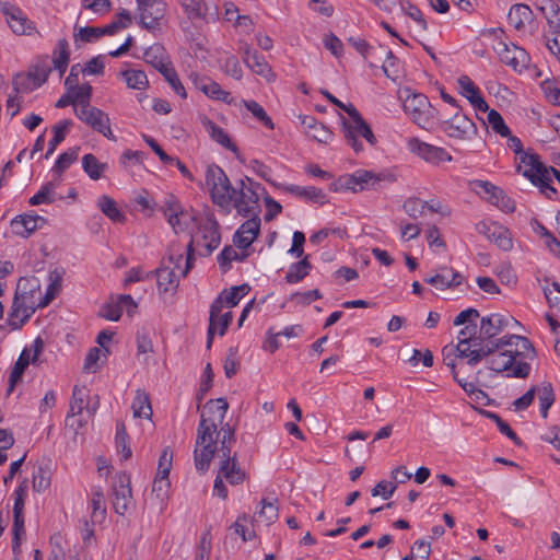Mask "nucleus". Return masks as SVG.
<instances>
[{"label":"nucleus","mask_w":560,"mask_h":560,"mask_svg":"<svg viewBox=\"0 0 560 560\" xmlns=\"http://www.w3.org/2000/svg\"><path fill=\"white\" fill-rule=\"evenodd\" d=\"M510 322L517 323L513 317L491 314L481 318L479 327L467 325L460 329L456 345L459 355L467 358L469 365H476L487 358L489 368L494 372L510 370L513 377H527L530 365L518 359L535 358L532 342L520 335H504L493 340Z\"/></svg>","instance_id":"obj_1"},{"label":"nucleus","mask_w":560,"mask_h":560,"mask_svg":"<svg viewBox=\"0 0 560 560\" xmlns=\"http://www.w3.org/2000/svg\"><path fill=\"white\" fill-rule=\"evenodd\" d=\"M229 409L224 398L211 399L202 408L194 451L197 470H208L217 450L218 425L222 424Z\"/></svg>","instance_id":"obj_2"},{"label":"nucleus","mask_w":560,"mask_h":560,"mask_svg":"<svg viewBox=\"0 0 560 560\" xmlns=\"http://www.w3.org/2000/svg\"><path fill=\"white\" fill-rule=\"evenodd\" d=\"M59 284L52 282L43 295L39 280L35 277L21 278L9 313L10 325L18 329L27 322L38 307L47 306L56 296Z\"/></svg>","instance_id":"obj_3"},{"label":"nucleus","mask_w":560,"mask_h":560,"mask_svg":"<svg viewBox=\"0 0 560 560\" xmlns=\"http://www.w3.org/2000/svg\"><path fill=\"white\" fill-rule=\"evenodd\" d=\"M191 268V257H185L182 252L171 253L155 270L156 284L160 293H173L178 288L180 278Z\"/></svg>","instance_id":"obj_4"},{"label":"nucleus","mask_w":560,"mask_h":560,"mask_svg":"<svg viewBox=\"0 0 560 560\" xmlns=\"http://www.w3.org/2000/svg\"><path fill=\"white\" fill-rule=\"evenodd\" d=\"M205 182L213 203L230 212L233 186L224 171L218 165H209L206 170Z\"/></svg>","instance_id":"obj_5"},{"label":"nucleus","mask_w":560,"mask_h":560,"mask_svg":"<svg viewBox=\"0 0 560 560\" xmlns=\"http://www.w3.org/2000/svg\"><path fill=\"white\" fill-rule=\"evenodd\" d=\"M348 119H342V130L347 143L358 153L363 150V144L360 138L365 139L370 144H375L376 139L369 127L363 120L360 113L353 105L347 107Z\"/></svg>","instance_id":"obj_6"},{"label":"nucleus","mask_w":560,"mask_h":560,"mask_svg":"<svg viewBox=\"0 0 560 560\" xmlns=\"http://www.w3.org/2000/svg\"><path fill=\"white\" fill-rule=\"evenodd\" d=\"M402 107L408 117L422 129L429 130L438 121V109L421 93L407 95Z\"/></svg>","instance_id":"obj_7"},{"label":"nucleus","mask_w":560,"mask_h":560,"mask_svg":"<svg viewBox=\"0 0 560 560\" xmlns=\"http://www.w3.org/2000/svg\"><path fill=\"white\" fill-rule=\"evenodd\" d=\"M260 185L250 178L241 179L231 194V209L234 208L242 215H255L259 208L258 189Z\"/></svg>","instance_id":"obj_8"},{"label":"nucleus","mask_w":560,"mask_h":560,"mask_svg":"<svg viewBox=\"0 0 560 560\" xmlns=\"http://www.w3.org/2000/svg\"><path fill=\"white\" fill-rule=\"evenodd\" d=\"M220 240L217 221L211 218H203L198 223V230L191 234L187 245V254L191 256L190 252L196 249L200 255L207 256L219 246Z\"/></svg>","instance_id":"obj_9"},{"label":"nucleus","mask_w":560,"mask_h":560,"mask_svg":"<svg viewBox=\"0 0 560 560\" xmlns=\"http://www.w3.org/2000/svg\"><path fill=\"white\" fill-rule=\"evenodd\" d=\"M503 34L504 32L501 28H491L486 32V35L497 39V43L493 44V49L500 60L512 67L515 71L521 72L527 68L529 56L522 47L502 40Z\"/></svg>","instance_id":"obj_10"},{"label":"nucleus","mask_w":560,"mask_h":560,"mask_svg":"<svg viewBox=\"0 0 560 560\" xmlns=\"http://www.w3.org/2000/svg\"><path fill=\"white\" fill-rule=\"evenodd\" d=\"M514 165L516 172L534 186L542 183V179L550 180L551 172H553V167L545 165L532 149H527L526 153H522L520 156H514Z\"/></svg>","instance_id":"obj_11"},{"label":"nucleus","mask_w":560,"mask_h":560,"mask_svg":"<svg viewBox=\"0 0 560 560\" xmlns=\"http://www.w3.org/2000/svg\"><path fill=\"white\" fill-rule=\"evenodd\" d=\"M221 451L224 459L221 462L218 476L225 479L231 485H240L245 479V472L240 468L235 456H231V443L233 442L234 432L229 425L222 428Z\"/></svg>","instance_id":"obj_12"},{"label":"nucleus","mask_w":560,"mask_h":560,"mask_svg":"<svg viewBox=\"0 0 560 560\" xmlns=\"http://www.w3.org/2000/svg\"><path fill=\"white\" fill-rule=\"evenodd\" d=\"M435 125H438L448 138L455 140H471L477 135L476 124L458 108L451 118L441 119L438 116Z\"/></svg>","instance_id":"obj_13"},{"label":"nucleus","mask_w":560,"mask_h":560,"mask_svg":"<svg viewBox=\"0 0 560 560\" xmlns=\"http://www.w3.org/2000/svg\"><path fill=\"white\" fill-rule=\"evenodd\" d=\"M406 145L410 153L434 166L453 161L452 154L446 149L424 142L416 137L409 138Z\"/></svg>","instance_id":"obj_14"},{"label":"nucleus","mask_w":560,"mask_h":560,"mask_svg":"<svg viewBox=\"0 0 560 560\" xmlns=\"http://www.w3.org/2000/svg\"><path fill=\"white\" fill-rule=\"evenodd\" d=\"M51 69L47 59L31 67L26 73H19L13 79V86L16 93H28L43 85Z\"/></svg>","instance_id":"obj_15"},{"label":"nucleus","mask_w":560,"mask_h":560,"mask_svg":"<svg viewBox=\"0 0 560 560\" xmlns=\"http://www.w3.org/2000/svg\"><path fill=\"white\" fill-rule=\"evenodd\" d=\"M0 11L5 16V21L14 34L20 36L39 35L34 22L20 8L9 2H2Z\"/></svg>","instance_id":"obj_16"},{"label":"nucleus","mask_w":560,"mask_h":560,"mask_svg":"<svg viewBox=\"0 0 560 560\" xmlns=\"http://www.w3.org/2000/svg\"><path fill=\"white\" fill-rule=\"evenodd\" d=\"M75 115L80 120L101 132L107 139L115 140V136L110 129L109 117L103 110L90 104H85L75 108Z\"/></svg>","instance_id":"obj_17"},{"label":"nucleus","mask_w":560,"mask_h":560,"mask_svg":"<svg viewBox=\"0 0 560 560\" xmlns=\"http://www.w3.org/2000/svg\"><path fill=\"white\" fill-rule=\"evenodd\" d=\"M140 24L149 31L161 27L167 12V4L164 0H147L138 3Z\"/></svg>","instance_id":"obj_18"},{"label":"nucleus","mask_w":560,"mask_h":560,"mask_svg":"<svg viewBox=\"0 0 560 560\" xmlns=\"http://www.w3.org/2000/svg\"><path fill=\"white\" fill-rule=\"evenodd\" d=\"M164 215L175 233H191L195 223L192 211L184 209L178 201L170 199L165 203Z\"/></svg>","instance_id":"obj_19"},{"label":"nucleus","mask_w":560,"mask_h":560,"mask_svg":"<svg viewBox=\"0 0 560 560\" xmlns=\"http://www.w3.org/2000/svg\"><path fill=\"white\" fill-rule=\"evenodd\" d=\"M195 88L201 91L206 96L214 101H221L229 105H237L235 97L230 92L222 89V86L210 78L202 77L192 71L188 75Z\"/></svg>","instance_id":"obj_20"},{"label":"nucleus","mask_w":560,"mask_h":560,"mask_svg":"<svg viewBox=\"0 0 560 560\" xmlns=\"http://www.w3.org/2000/svg\"><path fill=\"white\" fill-rule=\"evenodd\" d=\"M476 230L500 249L509 252L513 248L511 232L505 226L492 221H481L477 223Z\"/></svg>","instance_id":"obj_21"},{"label":"nucleus","mask_w":560,"mask_h":560,"mask_svg":"<svg viewBox=\"0 0 560 560\" xmlns=\"http://www.w3.org/2000/svg\"><path fill=\"white\" fill-rule=\"evenodd\" d=\"M130 483V477L128 475L119 474L113 486V506L119 515H125L132 506Z\"/></svg>","instance_id":"obj_22"},{"label":"nucleus","mask_w":560,"mask_h":560,"mask_svg":"<svg viewBox=\"0 0 560 560\" xmlns=\"http://www.w3.org/2000/svg\"><path fill=\"white\" fill-rule=\"evenodd\" d=\"M273 186L283 192L290 194L305 201H311L318 205H325L328 202L324 190L314 186H299L282 183H273Z\"/></svg>","instance_id":"obj_23"},{"label":"nucleus","mask_w":560,"mask_h":560,"mask_svg":"<svg viewBox=\"0 0 560 560\" xmlns=\"http://www.w3.org/2000/svg\"><path fill=\"white\" fill-rule=\"evenodd\" d=\"M90 392L85 386L75 385L72 390L68 420L75 416H82L84 412L92 418L97 409V402L91 405L89 400Z\"/></svg>","instance_id":"obj_24"},{"label":"nucleus","mask_w":560,"mask_h":560,"mask_svg":"<svg viewBox=\"0 0 560 560\" xmlns=\"http://www.w3.org/2000/svg\"><path fill=\"white\" fill-rule=\"evenodd\" d=\"M232 311L214 303L210 306L208 345L210 346L214 334L223 336L232 322Z\"/></svg>","instance_id":"obj_25"},{"label":"nucleus","mask_w":560,"mask_h":560,"mask_svg":"<svg viewBox=\"0 0 560 560\" xmlns=\"http://www.w3.org/2000/svg\"><path fill=\"white\" fill-rule=\"evenodd\" d=\"M260 232V218L253 215L245 221L235 232L233 242L240 249L247 250Z\"/></svg>","instance_id":"obj_26"},{"label":"nucleus","mask_w":560,"mask_h":560,"mask_svg":"<svg viewBox=\"0 0 560 560\" xmlns=\"http://www.w3.org/2000/svg\"><path fill=\"white\" fill-rule=\"evenodd\" d=\"M459 93L467 98L470 105L478 112H488L489 106L482 97L479 88L468 75H462L457 79Z\"/></svg>","instance_id":"obj_27"},{"label":"nucleus","mask_w":560,"mask_h":560,"mask_svg":"<svg viewBox=\"0 0 560 560\" xmlns=\"http://www.w3.org/2000/svg\"><path fill=\"white\" fill-rule=\"evenodd\" d=\"M46 220L37 214H22L12 219L10 226L13 234L28 237L35 231L42 229Z\"/></svg>","instance_id":"obj_28"},{"label":"nucleus","mask_w":560,"mask_h":560,"mask_svg":"<svg viewBox=\"0 0 560 560\" xmlns=\"http://www.w3.org/2000/svg\"><path fill=\"white\" fill-rule=\"evenodd\" d=\"M243 61L254 73L262 77L267 81L275 80L271 67L261 55L252 50L248 45L243 48Z\"/></svg>","instance_id":"obj_29"},{"label":"nucleus","mask_w":560,"mask_h":560,"mask_svg":"<svg viewBox=\"0 0 560 560\" xmlns=\"http://www.w3.org/2000/svg\"><path fill=\"white\" fill-rule=\"evenodd\" d=\"M477 185L488 195L489 200L502 211L511 213L515 210L514 200L508 197L501 188L489 182H478Z\"/></svg>","instance_id":"obj_30"},{"label":"nucleus","mask_w":560,"mask_h":560,"mask_svg":"<svg viewBox=\"0 0 560 560\" xmlns=\"http://www.w3.org/2000/svg\"><path fill=\"white\" fill-rule=\"evenodd\" d=\"M304 132L319 143H329L332 140V132L322 122L312 116H300Z\"/></svg>","instance_id":"obj_31"},{"label":"nucleus","mask_w":560,"mask_h":560,"mask_svg":"<svg viewBox=\"0 0 560 560\" xmlns=\"http://www.w3.org/2000/svg\"><path fill=\"white\" fill-rule=\"evenodd\" d=\"M152 66L159 70V72L164 77V79L168 82L173 91L180 96L182 98L187 97V92L176 72L174 67L171 65L168 60L161 59L160 61L155 62L153 60Z\"/></svg>","instance_id":"obj_32"},{"label":"nucleus","mask_w":560,"mask_h":560,"mask_svg":"<svg viewBox=\"0 0 560 560\" xmlns=\"http://www.w3.org/2000/svg\"><path fill=\"white\" fill-rule=\"evenodd\" d=\"M250 291L248 284H241L232 287L231 289L223 290L219 296L213 301L217 305H222L224 308L230 310L238 305L241 300Z\"/></svg>","instance_id":"obj_33"},{"label":"nucleus","mask_w":560,"mask_h":560,"mask_svg":"<svg viewBox=\"0 0 560 560\" xmlns=\"http://www.w3.org/2000/svg\"><path fill=\"white\" fill-rule=\"evenodd\" d=\"M90 518L92 524H101L106 517L105 495L101 487H94L89 500Z\"/></svg>","instance_id":"obj_34"},{"label":"nucleus","mask_w":560,"mask_h":560,"mask_svg":"<svg viewBox=\"0 0 560 560\" xmlns=\"http://www.w3.org/2000/svg\"><path fill=\"white\" fill-rule=\"evenodd\" d=\"M462 280L463 277L460 273L446 267L441 268L436 275L425 279L428 283L438 290H445L451 287H457L462 283Z\"/></svg>","instance_id":"obj_35"},{"label":"nucleus","mask_w":560,"mask_h":560,"mask_svg":"<svg viewBox=\"0 0 560 560\" xmlns=\"http://www.w3.org/2000/svg\"><path fill=\"white\" fill-rule=\"evenodd\" d=\"M201 124L206 131L208 132L209 137L222 145L223 148L231 150L233 152L237 151L236 145L232 142L230 136L228 132H225L224 129H222L220 126H218L215 122H213L211 119H209L207 116H203L201 118Z\"/></svg>","instance_id":"obj_36"},{"label":"nucleus","mask_w":560,"mask_h":560,"mask_svg":"<svg viewBox=\"0 0 560 560\" xmlns=\"http://www.w3.org/2000/svg\"><path fill=\"white\" fill-rule=\"evenodd\" d=\"M372 180H376L374 173L361 170L340 177L338 183L346 189L357 191L363 189Z\"/></svg>","instance_id":"obj_37"},{"label":"nucleus","mask_w":560,"mask_h":560,"mask_svg":"<svg viewBox=\"0 0 560 560\" xmlns=\"http://www.w3.org/2000/svg\"><path fill=\"white\" fill-rule=\"evenodd\" d=\"M538 10L544 14L548 23V32H560V7L553 0H540Z\"/></svg>","instance_id":"obj_38"},{"label":"nucleus","mask_w":560,"mask_h":560,"mask_svg":"<svg viewBox=\"0 0 560 560\" xmlns=\"http://www.w3.org/2000/svg\"><path fill=\"white\" fill-rule=\"evenodd\" d=\"M533 12L530 8L523 3L514 4L508 14L510 24L517 31H523L527 23L532 21Z\"/></svg>","instance_id":"obj_39"},{"label":"nucleus","mask_w":560,"mask_h":560,"mask_svg":"<svg viewBox=\"0 0 560 560\" xmlns=\"http://www.w3.org/2000/svg\"><path fill=\"white\" fill-rule=\"evenodd\" d=\"M131 409L133 418L151 421L153 411L149 394L144 390L138 389L136 392Z\"/></svg>","instance_id":"obj_40"},{"label":"nucleus","mask_w":560,"mask_h":560,"mask_svg":"<svg viewBox=\"0 0 560 560\" xmlns=\"http://www.w3.org/2000/svg\"><path fill=\"white\" fill-rule=\"evenodd\" d=\"M98 209L113 222L122 223L126 220V215L118 208L117 202L107 195H102L97 199Z\"/></svg>","instance_id":"obj_41"},{"label":"nucleus","mask_w":560,"mask_h":560,"mask_svg":"<svg viewBox=\"0 0 560 560\" xmlns=\"http://www.w3.org/2000/svg\"><path fill=\"white\" fill-rule=\"evenodd\" d=\"M121 78L129 89L144 91L149 86V80L144 71L128 69L120 72Z\"/></svg>","instance_id":"obj_42"},{"label":"nucleus","mask_w":560,"mask_h":560,"mask_svg":"<svg viewBox=\"0 0 560 560\" xmlns=\"http://www.w3.org/2000/svg\"><path fill=\"white\" fill-rule=\"evenodd\" d=\"M52 63L60 77L66 72L69 65V45L66 39L58 40L52 51Z\"/></svg>","instance_id":"obj_43"},{"label":"nucleus","mask_w":560,"mask_h":560,"mask_svg":"<svg viewBox=\"0 0 560 560\" xmlns=\"http://www.w3.org/2000/svg\"><path fill=\"white\" fill-rule=\"evenodd\" d=\"M82 167L93 180H98L107 170V164L100 162L93 154H85L82 158Z\"/></svg>","instance_id":"obj_44"},{"label":"nucleus","mask_w":560,"mask_h":560,"mask_svg":"<svg viewBox=\"0 0 560 560\" xmlns=\"http://www.w3.org/2000/svg\"><path fill=\"white\" fill-rule=\"evenodd\" d=\"M71 127L72 121L69 119L60 120L52 127L54 137L48 142V151L45 158H48L50 154L55 152L56 148L65 140Z\"/></svg>","instance_id":"obj_45"},{"label":"nucleus","mask_w":560,"mask_h":560,"mask_svg":"<svg viewBox=\"0 0 560 560\" xmlns=\"http://www.w3.org/2000/svg\"><path fill=\"white\" fill-rule=\"evenodd\" d=\"M32 362V352L31 350L24 349L20 354L18 361L15 362L11 374H10V390L13 389L16 383H19L22 378V375L28 364Z\"/></svg>","instance_id":"obj_46"},{"label":"nucleus","mask_w":560,"mask_h":560,"mask_svg":"<svg viewBox=\"0 0 560 560\" xmlns=\"http://www.w3.org/2000/svg\"><path fill=\"white\" fill-rule=\"evenodd\" d=\"M248 255V250L226 246L218 256V261L223 269H228L232 261H243Z\"/></svg>","instance_id":"obj_47"},{"label":"nucleus","mask_w":560,"mask_h":560,"mask_svg":"<svg viewBox=\"0 0 560 560\" xmlns=\"http://www.w3.org/2000/svg\"><path fill=\"white\" fill-rule=\"evenodd\" d=\"M538 395L540 413L542 418H547L548 410L555 401V393L550 383H542L536 388Z\"/></svg>","instance_id":"obj_48"},{"label":"nucleus","mask_w":560,"mask_h":560,"mask_svg":"<svg viewBox=\"0 0 560 560\" xmlns=\"http://www.w3.org/2000/svg\"><path fill=\"white\" fill-rule=\"evenodd\" d=\"M51 471L48 466L39 465L33 471V489L45 492L50 487Z\"/></svg>","instance_id":"obj_49"},{"label":"nucleus","mask_w":560,"mask_h":560,"mask_svg":"<svg viewBox=\"0 0 560 560\" xmlns=\"http://www.w3.org/2000/svg\"><path fill=\"white\" fill-rule=\"evenodd\" d=\"M310 269L311 265L307 258H304L301 261L291 265L287 272L285 279L289 283H296L308 275Z\"/></svg>","instance_id":"obj_50"},{"label":"nucleus","mask_w":560,"mask_h":560,"mask_svg":"<svg viewBox=\"0 0 560 560\" xmlns=\"http://www.w3.org/2000/svg\"><path fill=\"white\" fill-rule=\"evenodd\" d=\"M457 359L463 360L457 351L456 347L446 346L443 349V361L451 369L453 377H455V373H460L464 364Z\"/></svg>","instance_id":"obj_51"},{"label":"nucleus","mask_w":560,"mask_h":560,"mask_svg":"<svg viewBox=\"0 0 560 560\" xmlns=\"http://www.w3.org/2000/svg\"><path fill=\"white\" fill-rule=\"evenodd\" d=\"M79 150V148H72L61 153L52 167V172L60 176L78 159Z\"/></svg>","instance_id":"obj_52"},{"label":"nucleus","mask_w":560,"mask_h":560,"mask_svg":"<svg viewBox=\"0 0 560 560\" xmlns=\"http://www.w3.org/2000/svg\"><path fill=\"white\" fill-rule=\"evenodd\" d=\"M116 448L122 460L129 459L132 455L127 443V432L124 423H118L116 428Z\"/></svg>","instance_id":"obj_53"},{"label":"nucleus","mask_w":560,"mask_h":560,"mask_svg":"<svg viewBox=\"0 0 560 560\" xmlns=\"http://www.w3.org/2000/svg\"><path fill=\"white\" fill-rule=\"evenodd\" d=\"M66 89L73 98L74 104H78L79 107L85 104H90L92 95V86L90 84H77L72 86V89H70V86H67Z\"/></svg>","instance_id":"obj_54"},{"label":"nucleus","mask_w":560,"mask_h":560,"mask_svg":"<svg viewBox=\"0 0 560 560\" xmlns=\"http://www.w3.org/2000/svg\"><path fill=\"white\" fill-rule=\"evenodd\" d=\"M540 88L545 97L552 104L560 105V79H547L541 82Z\"/></svg>","instance_id":"obj_55"},{"label":"nucleus","mask_w":560,"mask_h":560,"mask_svg":"<svg viewBox=\"0 0 560 560\" xmlns=\"http://www.w3.org/2000/svg\"><path fill=\"white\" fill-rule=\"evenodd\" d=\"M241 104H243L246 109L250 112L253 116L261 121L267 128L273 129V122L271 118L268 116L262 106L259 105L256 101L242 100Z\"/></svg>","instance_id":"obj_56"},{"label":"nucleus","mask_w":560,"mask_h":560,"mask_svg":"<svg viewBox=\"0 0 560 560\" xmlns=\"http://www.w3.org/2000/svg\"><path fill=\"white\" fill-rule=\"evenodd\" d=\"M108 354L102 348H91L85 357L84 371L95 373L100 368L98 361L102 358L106 359Z\"/></svg>","instance_id":"obj_57"},{"label":"nucleus","mask_w":560,"mask_h":560,"mask_svg":"<svg viewBox=\"0 0 560 560\" xmlns=\"http://www.w3.org/2000/svg\"><path fill=\"white\" fill-rule=\"evenodd\" d=\"M56 185L52 182L45 184L37 194H35L31 199L30 203L32 206H38L43 203H50L54 201Z\"/></svg>","instance_id":"obj_58"},{"label":"nucleus","mask_w":560,"mask_h":560,"mask_svg":"<svg viewBox=\"0 0 560 560\" xmlns=\"http://www.w3.org/2000/svg\"><path fill=\"white\" fill-rule=\"evenodd\" d=\"M487 121L494 132L499 133L502 137L509 135L510 128L506 126L499 112L494 109L489 110Z\"/></svg>","instance_id":"obj_59"},{"label":"nucleus","mask_w":560,"mask_h":560,"mask_svg":"<svg viewBox=\"0 0 560 560\" xmlns=\"http://www.w3.org/2000/svg\"><path fill=\"white\" fill-rule=\"evenodd\" d=\"M179 3L189 19H199L205 15L202 0H179Z\"/></svg>","instance_id":"obj_60"},{"label":"nucleus","mask_w":560,"mask_h":560,"mask_svg":"<svg viewBox=\"0 0 560 560\" xmlns=\"http://www.w3.org/2000/svg\"><path fill=\"white\" fill-rule=\"evenodd\" d=\"M173 465V452L170 447L163 448L160 458H159V465L156 475L159 477H166L168 478L170 471L172 469Z\"/></svg>","instance_id":"obj_61"},{"label":"nucleus","mask_w":560,"mask_h":560,"mask_svg":"<svg viewBox=\"0 0 560 560\" xmlns=\"http://www.w3.org/2000/svg\"><path fill=\"white\" fill-rule=\"evenodd\" d=\"M428 207V202L422 201L418 198H410L405 201L404 210L405 212L413 219H417L424 214V210Z\"/></svg>","instance_id":"obj_62"},{"label":"nucleus","mask_w":560,"mask_h":560,"mask_svg":"<svg viewBox=\"0 0 560 560\" xmlns=\"http://www.w3.org/2000/svg\"><path fill=\"white\" fill-rule=\"evenodd\" d=\"M280 338L281 334L279 331H275L273 328H269L266 332L262 349L270 353H275L281 347Z\"/></svg>","instance_id":"obj_63"},{"label":"nucleus","mask_w":560,"mask_h":560,"mask_svg":"<svg viewBox=\"0 0 560 560\" xmlns=\"http://www.w3.org/2000/svg\"><path fill=\"white\" fill-rule=\"evenodd\" d=\"M544 292L549 306L560 311V284L552 282L550 285L544 288Z\"/></svg>","instance_id":"obj_64"}]
</instances>
